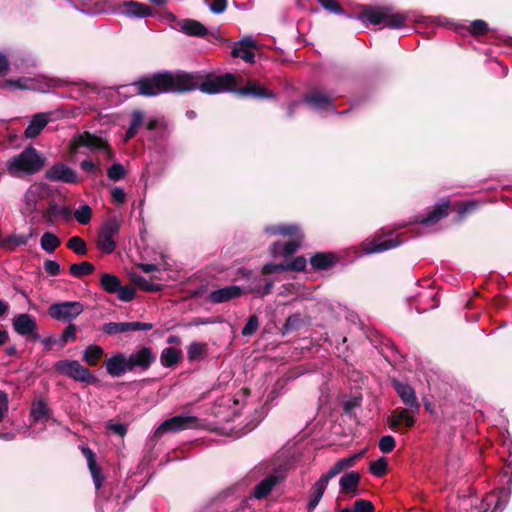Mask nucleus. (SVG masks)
<instances>
[{"label": "nucleus", "instance_id": "23", "mask_svg": "<svg viewBox=\"0 0 512 512\" xmlns=\"http://www.w3.org/2000/svg\"><path fill=\"white\" fill-rule=\"evenodd\" d=\"M273 288V281L263 278L261 275H255L250 280L248 285L243 288L244 293L249 292L257 296L263 297L271 292Z\"/></svg>", "mask_w": 512, "mask_h": 512}, {"label": "nucleus", "instance_id": "37", "mask_svg": "<svg viewBox=\"0 0 512 512\" xmlns=\"http://www.w3.org/2000/svg\"><path fill=\"white\" fill-rule=\"evenodd\" d=\"M100 283L103 289L111 294L116 293V291L119 290V288H121L120 279L113 274H102Z\"/></svg>", "mask_w": 512, "mask_h": 512}, {"label": "nucleus", "instance_id": "18", "mask_svg": "<svg viewBox=\"0 0 512 512\" xmlns=\"http://www.w3.org/2000/svg\"><path fill=\"white\" fill-rule=\"evenodd\" d=\"M401 244L399 237L383 239L381 235L376 234L373 240L363 243V250L367 254L379 253L398 247Z\"/></svg>", "mask_w": 512, "mask_h": 512}, {"label": "nucleus", "instance_id": "59", "mask_svg": "<svg viewBox=\"0 0 512 512\" xmlns=\"http://www.w3.org/2000/svg\"><path fill=\"white\" fill-rule=\"evenodd\" d=\"M287 271L286 263L274 264L267 263L262 268V275H269L275 272Z\"/></svg>", "mask_w": 512, "mask_h": 512}, {"label": "nucleus", "instance_id": "63", "mask_svg": "<svg viewBox=\"0 0 512 512\" xmlns=\"http://www.w3.org/2000/svg\"><path fill=\"white\" fill-rule=\"evenodd\" d=\"M75 340H76V327H75V325L70 324L63 331L62 342H63V344H66L70 341H75Z\"/></svg>", "mask_w": 512, "mask_h": 512}, {"label": "nucleus", "instance_id": "62", "mask_svg": "<svg viewBox=\"0 0 512 512\" xmlns=\"http://www.w3.org/2000/svg\"><path fill=\"white\" fill-rule=\"evenodd\" d=\"M476 207H477V203L474 201L462 202L458 205L457 212H458L459 216L462 218L466 214L472 212Z\"/></svg>", "mask_w": 512, "mask_h": 512}, {"label": "nucleus", "instance_id": "51", "mask_svg": "<svg viewBox=\"0 0 512 512\" xmlns=\"http://www.w3.org/2000/svg\"><path fill=\"white\" fill-rule=\"evenodd\" d=\"M322 8L332 14H345L344 9L337 0H322Z\"/></svg>", "mask_w": 512, "mask_h": 512}, {"label": "nucleus", "instance_id": "48", "mask_svg": "<svg viewBox=\"0 0 512 512\" xmlns=\"http://www.w3.org/2000/svg\"><path fill=\"white\" fill-rule=\"evenodd\" d=\"M125 175H126V171H125L123 165L120 163H114L107 170L108 178L114 182L123 179L125 177Z\"/></svg>", "mask_w": 512, "mask_h": 512}, {"label": "nucleus", "instance_id": "45", "mask_svg": "<svg viewBox=\"0 0 512 512\" xmlns=\"http://www.w3.org/2000/svg\"><path fill=\"white\" fill-rule=\"evenodd\" d=\"M206 352V344L199 342H192L188 346L187 354L190 361H194L202 357Z\"/></svg>", "mask_w": 512, "mask_h": 512}, {"label": "nucleus", "instance_id": "12", "mask_svg": "<svg viewBox=\"0 0 512 512\" xmlns=\"http://www.w3.org/2000/svg\"><path fill=\"white\" fill-rule=\"evenodd\" d=\"M391 384L403 404L406 406L405 408H409L412 413H419L420 403L414 388H412L409 384L401 382L397 379H392Z\"/></svg>", "mask_w": 512, "mask_h": 512}, {"label": "nucleus", "instance_id": "49", "mask_svg": "<svg viewBox=\"0 0 512 512\" xmlns=\"http://www.w3.org/2000/svg\"><path fill=\"white\" fill-rule=\"evenodd\" d=\"M341 260L334 252H322V271L328 270Z\"/></svg>", "mask_w": 512, "mask_h": 512}, {"label": "nucleus", "instance_id": "40", "mask_svg": "<svg viewBox=\"0 0 512 512\" xmlns=\"http://www.w3.org/2000/svg\"><path fill=\"white\" fill-rule=\"evenodd\" d=\"M69 271L74 277H82L91 274L94 271V266L89 262H81L72 264Z\"/></svg>", "mask_w": 512, "mask_h": 512}, {"label": "nucleus", "instance_id": "20", "mask_svg": "<svg viewBox=\"0 0 512 512\" xmlns=\"http://www.w3.org/2000/svg\"><path fill=\"white\" fill-rule=\"evenodd\" d=\"M127 357L129 364L131 366V370H134L137 367L146 370L151 366V364L156 359L151 348L149 347H142L141 349L131 353Z\"/></svg>", "mask_w": 512, "mask_h": 512}, {"label": "nucleus", "instance_id": "22", "mask_svg": "<svg viewBox=\"0 0 512 512\" xmlns=\"http://www.w3.org/2000/svg\"><path fill=\"white\" fill-rule=\"evenodd\" d=\"M388 15V7L364 6L359 18L365 23L369 22L373 25L384 23Z\"/></svg>", "mask_w": 512, "mask_h": 512}, {"label": "nucleus", "instance_id": "4", "mask_svg": "<svg viewBox=\"0 0 512 512\" xmlns=\"http://www.w3.org/2000/svg\"><path fill=\"white\" fill-rule=\"evenodd\" d=\"M44 165V158L32 146L26 147L19 154L9 158L6 163L7 173L15 178L32 175Z\"/></svg>", "mask_w": 512, "mask_h": 512}, {"label": "nucleus", "instance_id": "6", "mask_svg": "<svg viewBox=\"0 0 512 512\" xmlns=\"http://www.w3.org/2000/svg\"><path fill=\"white\" fill-rule=\"evenodd\" d=\"M200 426V420L195 416L188 414L176 415L162 422L155 430L154 437L161 438L168 432L197 429Z\"/></svg>", "mask_w": 512, "mask_h": 512}, {"label": "nucleus", "instance_id": "56", "mask_svg": "<svg viewBox=\"0 0 512 512\" xmlns=\"http://www.w3.org/2000/svg\"><path fill=\"white\" fill-rule=\"evenodd\" d=\"M205 3L214 14H222L227 8V0H206Z\"/></svg>", "mask_w": 512, "mask_h": 512}, {"label": "nucleus", "instance_id": "14", "mask_svg": "<svg viewBox=\"0 0 512 512\" xmlns=\"http://www.w3.org/2000/svg\"><path fill=\"white\" fill-rule=\"evenodd\" d=\"M12 326L15 332L21 336H31L34 340L40 338L37 333L36 319L28 313L15 315L12 319Z\"/></svg>", "mask_w": 512, "mask_h": 512}, {"label": "nucleus", "instance_id": "42", "mask_svg": "<svg viewBox=\"0 0 512 512\" xmlns=\"http://www.w3.org/2000/svg\"><path fill=\"white\" fill-rule=\"evenodd\" d=\"M369 471L376 477H383L386 475L388 472V462L386 458L381 457L372 462L370 464Z\"/></svg>", "mask_w": 512, "mask_h": 512}, {"label": "nucleus", "instance_id": "26", "mask_svg": "<svg viewBox=\"0 0 512 512\" xmlns=\"http://www.w3.org/2000/svg\"><path fill=\"white\" fill-rule=\"evenodd\" d=\"M365 453V450L351 456L348 458L340 459L338 462H336L333 467L328 471L325 480L322 478V494L324 493L325 486L324 482L327 483L331 478L335 477L337 474H339L344 469L351 467L354 465L355 461L360 459Z\"/></svg>", "mask_w": 512, "mask_h": 512}, {"label": "nucleus", "instance_id": "34", "mask_svg": "<svg viewBox=\"0 0 512 512\" xmlns=\"http://www.w3.org/2000/svg\"><path fill=\"white\" fill-rule=\"evenodd\" d=\"M6 86L20 90L37 89V81L34 78L20 77L18 79H10L5 82Z\"/></svg>", "mask_w": 512, "mask_h": 512}, {"label": "nucleus", "instance_id": "3", "mask_svg": "<svg viewBox=\"0 0 512 512\" xmlns=\"http://www.w3.org/2000/svg\"><path fill=\"white\" fill-rule=\"evenodd\" d=\"M265 232L270 235L290 236L292 239L286 243L275 242L270 247L272 257L289 258L296 253L301 246L303 238L302 232L294 224H277L265 228Z\"/></svg>", "mask_w": 512, "mask_h": 512}, {"label": "nucleus", "instance_id": "9", "mask_svg": "<svg viewBox=\"0 0 512 512\" xmlns=\"http://www.w3.org/2000/svg\"><path fill=\"white\" fill-rule=\"evenodd\" d=\"M84 310L83 305L78 301H66L53 304L49 307V315L56 320L69 322L78 317Z\"/></svg>", "mask_w": 512, "mask_h": 512}, {"label": "nucleus", "instance_id": "61", "mask_svg": "<svg viewBox=\"0 0 512 512\" xmlns=\"http://www.w3.org/2000/svg\"><path fill=\"white\" fill-rule=\"evenodd\" d=\"M111 199L117 205L124 204V202L126 200V193H125L124 189L121 187H114L111 190Z\"/></svg>", "mask_w": 512, "mask_h": 512}, {"label": "nucleus", "instance_id": "7", "mask_svg": "<svg viewBox=\"0 0 512 512\" xmlns=\"http://www.w3.org/2000/svg\"><path fill=\"white\" fill-rule=\"evenodd\" d=\"M120 229V222L116 217H110L102 224L97 239V247L105 254H111L116 248L115 237Z\"/></svg>", "mask_w": 512, "mask_h": 512}, {"label": "nucleus", "instance_id": "19", "mask_svg": "<svg viewBox=\"0 0 512 512\" xmlns=\"http://www.w3.org/2000/svg\"><path fill=\"white\" fill-rule=\"evenodd\" d=\"M243 293L244 289L242 286L230 285L211 291L208 295V300L214 304L224 303L239 298Z\"/></svg>", "mask_w": 512, "mask_h": 512}, {"label": "nucleus", "instance_id": "36", "mask_svg": "<svg viewBox=\"0 0 512 512\" xmlns=\"http://www.w3.org/2000/svg\"><path fill=\"white\" fill-rule=\"evenodd\" d=\"M60 244V239L52 232H45L40 240L41 248L47 253H53Z\"/></svg>", "mask_w": 512, "mask_h": 512}, {"label": "nucleus", "instance_id": "29", "mask_svg": "<svg viewBox=\"0 0 512 512\" xmlns=\"http://www.w3.org/2000/svg\"><path fill=\"white\" fill-rule=\"evenodd\" d=\"M179 26L180 31L189 36L203 37L208 33L207 28L203 24L193 19L182 20Z\"/></svg>", "mask_w": 512, "mask_h": 512}, {"label": "nucleus", "instance_id": "28", "mask_svg": "<svg viewBox=\"0 0 512 512\" xmlns=\"http://www.w3.org/2000/svg\"><path fill=\"white\" fill-rule=\"evenodd\" d=\"M361 475L357 471H351L343 475L340 479L341 492L344 494H355L358 490Z\"/></svg>", "mask_w": 512, "mask_h": 512}, {"label": "nucleus", "instance_id": "32", "mask_svg": "<svg viewBox=\"0 0 512 512\" xmlns=\"http://www.w3.org/2000/svg\"><path fill=\"white\" fill-rule=\"evenodd\" d=\"M347 341V338L343 335H340V334H333L332 337H326L325 338V342L329 343L330 345H334L335 344V354L338 356V357H341L343 358L344 360H346L347 358V346L345 345Z\"/></svg>", "mask_w": 512, "mask_h": 512}, {"label": "nucleus", "instance_id": "53", "mask_svg": "<svg viewBox=\"0 0 512 512\" xmlns=\"http://www.w3.org/2000/svg\"><path fill=\"white\" fill-rule=\"evenodd\" d=\"M307 261L303 256H298L292 261L286 263L287 271H303L306 267Z\"/></svg>", "mask_w": 512, "mask_h": 512}, {"label": "nucleus", "instance_id": "55", "mask_svg": "<svg viewBox=\"0 0 512 512\" xmlns=\"http://www.w3.org/2000/svg\"><path fill=\"white\" fill-rule=\"evenodd\" d=\"M354 512H375L373 503L369 500L359 499L354 502Z\"/></svg>", "mask_w": 512, "mask_h": 512}, {"label": "nucleus", "instance_id": "50", "mask_svg": "<svg viewBox=\"0 0 512 512\" xmlns=\"http://www.w3.org/2000/svg\"><path fill=\"white\" fill-rule=\"evenodd\" d=\"M378 446L381 452L387 454L394 450L396 441L393 436L385 435L380 438Z\"/></svg>", "mask_w": 512, "mask_h": 512}, {"label": "nucleus", "instance_id": "21", "mask_svg": "<svg viewBox=\"0 0 512 512\" xmlns=\"http://www.w3.org/2000/svg\"><path fill=\"white\" fill-rule=\"evenodd\" d=\"M120 13L128 18L138 19L153 16V10L149 6L134 0L125 1Z\"/></svg>", "mask_w": 512, "mask_h": 512}, {"label": "nucleus", "instance_id": "11", "mask_svg": "<svg viewBox=\"0 0 512 512\" xmlns=\"http://www.w3.org/2000/svg\"><path fill=\"white\" fill-rule=\"evenodd\" d=\"M450 205L449 198H443L426 215L415 216L414 221L426 226L435 225L449 215Z\"/></svg>", "mask_w": 512, "mask_h": 512}, {"label": "nucleus", "instance_id": "41", "mask_svg": "<svg viewBox=\"0 0 512 512\" xmlns=\"http://www.w3.org/2000/svg\"><path fill=\"white\" fill-rule=\"evenodd\" d=\"M49 408L43 400H37L32 404L31 416L34 421H39L48 415Z\"/></svg>", "mask_w": 512, "mask_h": 512}, {"label": "nucleus", "instance_id": "54", "mask_svg": "<svg viewBox=\"0 0 512 512\" xmlns=\"http://www.w3.org/2000/svg\"><path fill=\"white\" fill-rule=\"evenodd\" d=\"M320 501V480L317 481L312 490V498L308 502L307 509L312 512L319 504Z\"/></svg>", "mask_w": 512, "mask_h": 512}, {"label": "nucleus", "instance_id": "47", "mask_svg": "<svg viewBox=\"0 0 512 512\" xmlns=\"http://www.w3.org/2000/svg\"><path fill=\"white\" fill-rule=\"evenodd\" d=\"M232 56L235 58H241L247 63H253L255 55L251 51V49H247L244 47H236L234 46L231 52Z\"/></svg>", "mask_w": 512, "mask_h": 512}, {"label": "nucleus", "instance_id": "31", "mask_svg": "<svg viewBox=\"0 0 512 512\" xmlns=\"http://www.w3.org/2000/svg\"><path fill=\"white\" fill-rule=\"evenodd\" d=\"M104 355V350L96 344L89 345L83 352V361L90 366H95Z\"/></svg>", "mask_w": 512, "mask_h": 512}, {"label": "nucleus", "instance_id": "58", "mask_svg": "<svg viewBox=\"0 0 512 512\" xmlns=\"http://www.w3.org/2000/svg\"><path fill=\"white\" fill-rule=\"evenodd\" d=\"M116 293L118 299L123 302H129L135 296V291L130 286H121V288H119V290H117Z\"/></svg>", "mask_w": 512, "mask_h": 512}, {"label": "nucleus", "instance_id": "17", "mask_svg": "<svg viewBox=\"0 0 512 512\" xmlns=\"http://www.w3.org/2000/svg\"><path fill=\"white\" fill-rule=\"evenodd\" d=\"M107 373L112 377H121L127 371H132L128 357L124 353H116L105 362Z\"/></svg>", "mask_w": 512, "mask_h": 512}, {"label": "nucleus", "instance_id": "57", "mask_svg": "<svg viewBox=\"0 0 512 512\" xmlns=\"http://www.w3.org/2000/svg\"><path fill=\"white\" fill-rule=\"evenodd\" d=\"M301 322L300 314H293L287 318L284 324V329L286 332L297 330L300 327Z\"/></svg>", "mask_w": 512, "mask_h": 512}, {"label": "nucleus", "instance_id": "27", "mask_svg": "<svg viewBox=\"0 0 512 512\" xmlns=\"http://www.w3.org/2000/svg\"><path fill=\"white\" fill-rule=\"evenodd\" d=\"M49 120L48 114L38 113L35 114L30 120L27 128L25 129V136L27 138H35L45 128Z\"/></svg>", "mask_w": 512, "mask_h": 512}, {"label": "nucleus", "instance_id": "5", "mask_svg": "<svg viewBox=\"0 0 512 512\" xmlns=\"http://www.w3.org/2000/svg\"><path fill=\"white\" fill-rule=\"evenodd\" d=\"M87 147L90 151H99L103 154L105 159L113 160L114 153L109 143L100 136L85 131L81 134L74 136L72 141V149L76 150L79 147Z\"/></svg>", "mask_w": 512, "mask_h": 512}, {"label": "nucleus", "instance_id": "35", "mask_svg": "<svg viewBox=\"0 0 512 512\" xmlns=\"http://www.w3.org/2000/svg\"><path fill=\"white\" fill-rule=\"evenodd\" d=\"M143 120L144 114L140 110H134L132 112V119L123 139L125 142L129 141L135 136L138 128L143 124Z\"/></svg>", "mask_w": 512, "mask_h": 512}, {"label": "nucleus", "instance_id": "44", "mask_svg": "<svg viewBox=\"0 0 512 512\" xmlns=\"http://www.w3.org/2000/svg\"><path fill=\"white\" fill-rule=\"evenodd\" d=\"M67 247L78 255H85L87 253L86 243L79 236L71 237L67 242Z\"/></svg>", "mask_w": 512, "mask_h": 512}, {"label": "nucleus", "instance_id": "10", "mask_svg": "<svg viewBox=\"0 0 512 512\" xmlns=\"http://www.w3.org/2000/svg\"><path fill=\"white\" fill-rule=\"evenodd\" d=\"M415 414L416 413H412V411L409 410V408L397 407L391 412V415L388 417V425L391 429L395 431L405 433L415 425Z\"/></svg>", "mask_w": 512, "mask_h": 512}, {"label": "nucleus", "instance_id": "43", "mask_svg": "<svg viewBox=\"0 0 512 512\" xmlns=\"http://www.w3.org/2000/svg\"><path fill=\"white\" fill-rule=\"evenodd\" d=\"M74 217L78 223L86 225L91 221L92 209L89 205H82L74 212Z\"/></svg>", "mask_w": 512, "mask_h": 512}, {"label": "nucleus", "instance_id": "24", "mask_svg": "<svg viewBox=\"0 0 512 512\" xmlns=\"http://www.w3.org/2000/svg\"><path fill=\"white\" fill-rule=\"evenodd\" d=\"M46 192L43 184H32L24 195L25 210L29 213L36 210L37 202L41 200Z\"/></svg>", "mask_w": 512, "mask_h": 512}, {"label": "nucleus", "instance_id": "15", "mask_svg": "<svg viewBox=\"0 0 512 512\" xmlns=\"http://www.w3.org/2000/svg\"><path fill=\"white\" fill-rule=\"evenodd\" d=\"M153 328V324L146 322H108L102 327L104 333L108 335H116L132 331H147Z\"/></svg>", "mask_w": 512, "mask_h": 512}, {"label": "nucleus", "instance_id": "8", "mask_svg": "<svg viewBox=\"0 0 512 512\" xmlns=\"http://www.w3.org/2000/svg\"><path fill=\"white\" fill-rule=\"evenodd\" d=\"M55 368L60 374L68 376L75 381L91 384L97 380L90 370L81 365L77 360L58 361L55 364Z\"/></svg>", "mask_w": 512, "mask_h": 512}, {"label": "nucleus", "instance_id": "2", "mask_svg": "<svg viewBox=\"0 0 512 512\" xmlns=\"http://www.w3.org/2000/svg\"><path fill=\"white\" fill-rule=\"evenodd\" d=\"M82 454L86 458L87 465L97 491L96 509L98 512H121L124 509L126 498L122 497L123 486L119 482H106L101 469L96 463L94 452L88 448H82Z\"/></svg>", "mask_w": 512, "mask_h": 512}, {"label": "nucleus", "instance_id": "25", "mask_svg": "<svg viewBox=\"0 0 512 512\" xmlns=\"http://www.w3.org/2000/svg\"><path fill=\"white\" fill-rule=\"evenodd\" d=\"M298 108L318 111L320 109V93L316 92L311 96L305 97L302 101L290 103L287 108V116L292 117Z\"/></svg>", "mask_w": 512, "mask_h": 512}, {"label": "nucleus", "instance_id": "13", "mask_svg": "<svg viewBox=\"0 0 512 512\" xmlns=\"http://www.w3.org/2000/svg\"><path fill=\"white\" fill-rule=\"evenodd\" d=\"M45 177L54 182L75 184L79 182V176L75 170L64 163L52 165L45 173Z\"/></svg>", "mask_w": 512, "mask_h": 512}, {"label": "nucleus", "instance_id": "60", "mask_svg": "<svg viewBox=\"0 0 512 512\" xmlns=\"http://www.w3.org/2000/svg\"><path fill=\"white\" fill-rule=\"evenodd\" d=\"M362 403V396H353L344 403V412L352 414L355 408L360 407Z\"/></svg>", "mask_w": 512, "mask_h": 512}, {"label": "nucleus", "instance_id": "30", "mask_svg": "<svg viewBox=\"0 0 512 512\" xmlns=\"http://www.w3.org/2000/svg\"><path fill=\"white\" fill-rule=\"evenodd\" d=\"M31 237L32 233L29 235H10L0 239V247L12 251L17 246L26 245Z\"/></svg>", "mask_w": 512, "mask_h": 512}, {"label": "nucleus", "instance_id": "33", "mask_svg": "<svg viewBox=\"0 0 512 512\" xmlns=\"http://www.w3.org/2000/svg\"><path fill=\"white\" fill-rule=\"evenodd\" d=\"M181 358V352L173 347L165 348L160 355V362L165 367L176 365Z\"/></svg>", "mask_w": 512, "mask_h": 512}, {"label": "nucleus", "instance_id": "1", "mask_svg": "<svg viewBox=\"0 0 512 512\" xmlns=\"http://www.w3.org/2000/svg\"><path fill=\"white\" fill-rule=\"evenodd\" d=\"M237 77L226 73L216 75L213 73L185 71L162 72L143 78L133 84L137 93L143 96H156L162 93H183L199 89L205 94H220L233 92L240 96L254 98H271L273 95L264 87L249 83L246 87L237 88Z\"/></svg>", "mask_w": 512, "mask_h": 512}, {"label": "nucleus", "instance_id": "16", "mask_svg": "<svg viewBox=\"0 0 512 512\" xmlns=\"http://www.w3.org/2000/svg\"><path fill=\"white\" fill-rule=\"evenodd\" d=\"M284 477L285 475L282 469L275 470L255 486L252 496L257 500L266 498L274 487L284 479Z\"/></svg>", "mask_w": 512, "mask_h": 512}, {"label": "nucleus", "instance_id": "46", "mask_svg": "<svg viewBox=\"0 0 512 512\" xmlns=\"http://www.w3.org/2000/svg\"><path fill=\"white\" fill-rule=\"evenodd\" d=\"M489 30L488 24L481 19L474 20L470 24L469 32L471 35L478 37L485 35Z\"/></svg>", "mask_w": 512, "mask_h": 512}, {"label": "nucleus", "instance_id": "39", "mask_svg": "<svg viewBox=\"0 0 512 512\" xmlns=\"http://www.w3.org/2000/svg\"><path fill=\"white\" fill-rule=\"evenodd\" d=\"M133 282L142 290L147 292H158L162 290L161 284L151 283L145 277L135 275L132 277Z\"/></svg>", "mask_w": 512, "mask_h": 512}, {"label": "nucleus", "instance_id": "64", "mask_svg": "<svg viewBox=\"0 0 512 512\" xmlns=\"http://www.w3.org/2000/svg\"><path fill=\"white\" fill-rule=\"evenodd\" d=\"M44 269L51 276H57L60 273V265L54 260H46L44 262Z\"/></svg>", "mask_w": 512, "mask_h": 512}, {"label": "nucleus", "instance_id": "38", "mask_svg": "<svg viewBox=\"0 0 512 512\" xmlns=\"http://www.w3.org/2000/svg\"><path fill=\"white\" fill-rule=\"evenodd\" d=\"M407 17L401 13H391V9L388 7V15L384 20L385 26L390 29H399L405 27Z\"/></svg>", "mask_w": 512, "mask_h": 512}, {"label": "nucleus", "instance_id": "52", "mask_svg": "<svg viewBox=\"0 0 512 512\" xmlns=\"http://www.w3.org/2000/svg\"><path fill=\"white\" fill-rule=\"evenodd\" d=\"M258 326H259L258 318L255 315H252L249 317L247 323L242 328L241 333L243 336H251L257 331Z\"/></svg>", "mask_w": 512, "mask_h": 512}]
</instances>
